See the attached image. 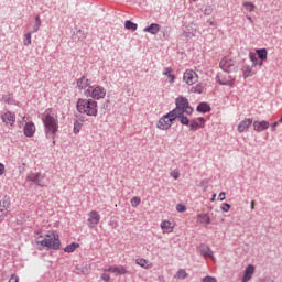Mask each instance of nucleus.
Listing matches in <instances>:
<instances>
[{
    "mask_svg": "<svg viewBox=\"0 0 282 282\" xmlns=\"http://www.w3.org/2000/svg\"><path fill=\"white\" fill-rule=\"evenodd\" d=\"M178 118H181L180 122L181 124H185L187 126L189 120H188V117H184V115H181Z\"/></svg>",
    "mask_w": 282,
    "mask_h": 282,
    "instance_id": "obj_38",
    "label": "nucleus"
},
{
    "mask_svg": "<svg viewBox=\"0 0 282 282\" xmlns=\"http://www.w3.org/2000/svg\"><path fill=\"white\" fill-rule=\"evenodd\" d=\"M42 122L46 138H56V133H58V113L56 110L52 108L46 109Z\"/></svg>",
    "mask_w": 282,
    "mask_h": 282,
    "instance_id": "obj_1",
    "label": "nucleus"
},
{
    "mask_svg": "<svg viewBox=\"0 0 282 282\" xmlns=\"http://www.w3.org/2000/svg\"><path fill=\"white\" fill-rule=\"evenodd\" d=\"M34 133H36V126H34L33 122H28L24 126V135H26V138H32Z\"/></svg>",
    "mask_w": 282,
    "mask_h": 282,
    "instance_id": "obj_17",
    "label": "nucleus"
},
{
    "mask_svg": "<svg viewBox=\"0 0 282 282\" xmlns=\"http://www.w3.org/2000/svg\"><path fill=\"white\" fill-rule=\"evenodd\" d=\"M36 23L37 26L35 28V32H39V25H41V19L39 17L36 18Z\"/></svg>",
    "mask_w": 282,
    "mask_h": 282,
    "instance_id": "obj_47",
    "label": "nucleus"
},
{
    "mask_svg": "<svg viewBox=\"0 0 282 282\" xmlns=\"http://www.w3.org/2000/svg\"><path fill=\"white\" fill-rule=\"evenodd\" d=\"M250 72H252L250 68H247L245 70V78H248V76H250Z\"/></svg>",
    "mask_w": 282,
    "mask_h": 282,
    "instance_id": "obj_48",
    "label": "nucleus"
},
{
    "mask_svg": "<svg viewBox=\"0 0 282 282\" xmlns=\"http://www.w3.org/2000/svg\"><path fill=\"white\" fill-rule=\"evenodd\" d=\"M135 264L143 268V270H151L153 268V262L144 258H137Z\"/></svg>",
    "mask_w": 282,
    "mask_h": 282,
    "instance_id": "obj_16",
    "label": "nucleus"
},
{
    "mask_svg": "<svg viewBox=\"0 0 282 282\" xmlns=\"http://www.w3.org/2000/svg\"><path fill=\"white\" fill-rule=\"evenodd\" d=\"M87 224H88V227L96 228V226L100 224V214L97 210L89 212Z\"/></svg>",
    "mask_w": 282,
    "mask_h": 282,
    "instance_id": "obj_10",
    "label": "nucleus"
},
{
    "mask_svg": "<svg viewBox=\"0 0 282 282\" xmlns=\"http://www.w3.org/2000/svg\"><path fill=\"white\" fill-rule=\"evenodd\" d=\"M189 129H192V131H197V129H204V124H202L197 120H194L191 122Z\"/></svg>",
    "mask_w": 282,
    "mask_h": 282,
    "instance_id": "obj_28",
    "label": "nucleus"
},
{
    "mask_svg": "<svg viewBox=\"0 0 282 282\" xmlns=\"http://www.w3.org/2000/svg\"><path fill=\"white\" fill-rule=\"evenodd\" d=\"M79 131H80V123L76 121L74 123V133H79Z\"/></svg>",
    "mask_w": 282,
    "mask_h": 282,
    "instance_id": "obj_41",
    "label": "nucleus"
},
{
    "mask_svg": "<svg viewBox=\"0 0 282 282\" xmlns=\"http://www.w3.org/2000/svg\"><path fill=\"white\" fill-rule=\"evenodd\" d=\"M160 226L163 235H171L175 230V221L163 220Z\"/></svg>",
    "mask_w": 282,
    "mask_h": 282,
    "instance_id": "obj_12",
    "label": "nucleus"
},
{
    "mask_svg": "<svg viewBox=\"0 0 282 282\" xmlns=\"http://www.w3.org/2000/svg\"><path fill=\"white\" fill-rule=\"evenodd\" d=\"M256 52L258 54V58H260L261 61H268V50L259 48Z\"/></svg>",
    "mask_w": 282,
    "mask_h": 282,
    "instance_id": "obj_25",
    "label": "nucleus"
},
{
    "mask_svg": "<svg viewBox=\"0 0 282 282\" xmlns=\"http://www.w3.org/2000/svg\"><path fill=\"white\" fill-rule=\"evenodd\" d=\"M100 279L101 281H105V282H110L111 281V275L107 274V273H102L100 275Z\"/></svg>",
    "mask_w": 282,
    "mask_h": 282,
    "instance_id": "obj_39",
    "label": "nucleus"
},
{
    "mask_svg": "<svg viewBox=\"0 0 282 282\" xmlns=\"http://www.w3.org/2000/svg\"><path fill=\"white\" fill-rule=\"evenodd\" d=\"M76 109L79 113L85 116H98V101L94 99L79 98L76 104Z\"/></svg>",
    "mask_w": 282,
    "mask_h": 282,
    "instance_id": "obj_3",
    "label": "nucleus"
},
{
    "mask_svg": "<svg viewBox=\"0 0 282 282\" xmlns=\"http://www.w3.org/2000/svg\"><path fill=\"white\" fill-rule=\"evenodd\" d=\"M219 67L226 74H232L235 72H238L239 64L235 61V58L224 57L219 63Z\"/></svg>",
    "mask_w": 282,
    "mask_h": 282,
    "instance_id": "obj_6",
    "label": "nucleus"
},
{
    "mask_svg": "<svg viewBox=\"0 0 282 282\" xmlns=\"http://www.w3.org/2000/svg\"><path fill=\"white\" fill-rule=\"evenodd\" d=\"M102 272H111L112 274H127V269L123 265H111L107 269H102Z\"/></svg>",
    "mask_w": 282,
    "mask_h": 282,
    "instance_id": "obj_14",
    "label": "nucleus"
},
{
    "mask_svg": "<svg viewBox=\"0 0 282 282\" xmlns=\"http://www.w3.org/2000/svg\"><path fill=\"white\" fill-rule=\"evenodd\" d=\"M37 248H47V250H61V238L58 234L48 231L44 236L35 237Z\"/></svg>",
    "mask_w": 282,
    "mask_h": 282,
    "instance_id": "obj_2",
    "label": "nucleus"
},
{
    "mask_svg": "<svg viewBox=\"0 0 282 282\" xmlns=\"http://www.w3.org/2000/svg\"><path fill=\"white\" fill-rule=\"evenodd\" d=\"M84 96H91L94 100H100L101 98H105L107 96V90L100 86H97L95 88L89 87L85 93Z\"/></svg>",
    "mask_w": 282,
    "mask_h": 282,
    "instance_id": "obj_7",
    "label": "nucleus"
},
{
    "mask_svg": "<svg viewBox=\"0 0 282 282\" xmlns=\"http://www.w3.org/2000/svg\"><path fill=\"white\" fill-rule=\"evenodd\" d=\"M39 177H41L40 173L30 174L26 180L28 182H35V184H39Z\"/></svg>",
    "mask_w": 282,
    "mask_h": 282,
    "instance_id": "obj_30",
    "label": "nucleus"
},
{
    "mask_svg": "<svg viewBox=\"0 0 282 282\" xmlns=\"http://www.w3.org/2000/svg\"><path fill=\"white\" fill-rule=\"evenodd\" d=\"M217 82L219 85L232 87L235 85V77L232 75H228L227 73H219L217 75Z\"/></svg>",
    "mask_w": 282,
    "mask_h": 282,
    "instance_id": "obj_9",
    "label": "nucleus"
},
{
    "mask_svg": "<svg viewBox=\"0 0 282 282\" xmlns=\"http://www.w3.org/2000/svg\"><path fill=\"white\" fill-rule=\"evenodd\" d=\"M176 108L172 110L174 112V116L180 118V116H191L193 113V107L188 104V99L186 97H178L175 100Z\"/></svg>",
    "mask_w": 282,
    "mask_h": 282,
    "instance_id": "obj_4",
    "label": "nucleus"
},
{
    "mask_svg": "<svg viewBox=\"0 0 282 282\" xmlns=\"http://www.w3.org/2000/svg\"><path fill=\"white\" fill-rule=\"evenodd\" d=\"M247 19L249 20V23H254V20L252 19V17L247 15Z\"/></svg>",
    "mask_w": 282,
    "mask_h": 282,
    "instance_id": "obj_51",
    "label": "nucleus"
},
{
    "mask_svg": "<svg viewBox=\"0 0 282 282\" xmlns=\"http://www.w3.org/2000/svg\"><path fill=\"white\" fill-rule=\"evenodd\" d=\"M245 10H247V12H254V3L250 2V1H246L242 3Z\"/></svg>",
    "mask_w": 282,
    "mask_h": 282,
    "instance_id": "obj_29",
    "label": "nucleus"
},
{
    "mask_svg": "<svg viewBox=\"0 0 282 282\" xmlns=\"http://www.w3.org/2000/svg\"><path fill=\"white\" fill-rule=\"evenodd\" d=\"M140 204H142V198L134 196L131 199V206L132 208H138V206H140Z\"/></svg>",
    "mask_w": 282,
    "mask_h": 282,
    "instance_id": "obj_31",
    "label": "nucleus"
},
{
    "mask_svg": "<svg viewBox=\"0 0 282 282\" xmlns=\"http://www.w3.org/2000/svg\"><path fill=\"white\" fill-rule=\"evenodd\" d=\"M217 197V194H214L212 197V202H215V198Z\"/></svg>",
    "mask_w": 282,
    "mask_h": 282,
    "instance_id": "obj_54",
    "label": "nucleus"
},
{
    "mask_svg": "<svg viewBox=\"0 0 282 282\" xmlns=\"http://www.w3.org/2000/svg\"><path fill=\"white\" fill-rule=\"evenodd\" d=\"M177 120V117L173 110L167 112L166 115H163L159 121L156 122V129H160V131H169L171 127H173V122Z\"/></svg>",
    "mask_w": 282,
    "mask_h": 282,
    "instance_id": "obj_5",
    "label": "nucleus"
},
{
    "mask_svg": "<svg viewBox=\"0 0 282 282\" xmlns=\"http://www.w3.org/2000/svg\"><path fill=\"white\" fill-rule=\"evenodd\" d=\"M188 278V273L184 269H180L176 274L174 275V279H177L178 281H182L184 279Z\"/></svg>",
    "mask_w": 282,
    "mask_h": 282,
    "instance_id": "obj_24",
    "label": "nucleus"
},
{
    "mask_svg": "<svg viewBox=\"0 0 282 282\" xmlns=\"http://www.w3.org/2000/svg\"><path fill=\"white\" fill-rule=\"evenodd\" d=\"M77 248H80V245L78 242H72L64 248V252H67L69 254L72 252H75Z\"/></svg>",
    "mask_w": 282,
    "mask_h": 282,
    "instance_id": "obj_23",
    "label": "nucleus"
},
{
    "mask_svg": "<svg viewBox=\"0 0 282 282\" xmlns=\"http://www.w3.org/2000/svg\"><path fill=\"white\" fill-rule=\"evenodd\" d=\"M218 199H219V202H224V199H226V193H225V192H221V193L218 195Z\"/></svg>",
    "mask_w": 282,
    "mask_h": 282,
    "instance_id": "obj_43",
    "label": "nucleus"
},
{
    "mask_svg": "<svg viewBox=\"0 0 282 282\" xmlns=\"http://www.w3.org/2000/svg\"><path fill=\"white\" fill-rule=\"evenodd\" d=\"M77 87L78 89H85V91H87V89H89L91 86H89V79H87V77H82L77 82Z\"/></svg>",
    "mask_w": 282,
    "mask_h": 282,
    "instance_id": "obj_22",
    "label": "nucleus"
},
{
    "mask_svg": "<svg viewBox=\"0 0 282 282\" xmlns=\"http://www.w3.org/2000/svg\"><path fill=\"white\" fill-rule=\"evenodd\" d=\"M177 213H186V205L184 204H177L176 205Z\"/></svg>",
    "mask_w": 282,
    "mask_h": 282,
    "instance_id": "obj_37",
    "label": "nucleus"
},
{
    "mask_svg": "<svg viewBox=\"0 0 282 282\" xmlns=\"http://www.w3.org/2000/svg\"><path fill=\"white\" fill-rule=\"evenodd\" d=\"M163 76L167 77V83H175V75L173 74V68L171 67L164 68Z\"/></svg>",
    "mask_w": 282,
    "mask_h": 282,
    "instance_id": "obj_21",
    "label": "nucleus"
},
{
    "mask_svg": "<svg viewBox=\"0 0 282 282\" xmlns=\"http://www.w3.org/2000/svg\"><path fill=\"white\" fill-rule=\"evenodd\" d=\"M196 121L199 122L200 124H204V122H206V120L203 117L196 119Z\"/></svg>",
    "mask_w": 282,
    "mask_h": 282,
    "instance_id": "obj_49",
    "label": "nucleus"
},
{
    "mask_svg": "<svg viewBox=\"0 0 282 282\" xmlns=\"http://www.w3.org/2000/svg\"><path fill=\"white\" fill-rule=\"evenodd\" d=\"M10 208V203L8 200H1L0 202V213H3V210H8Z\"/></svg>",
    "mask_w": 282,
    "mask_h": 282,
    "instance_id": "obj_32",
    "label": "nucleus"
},
{
    "mask_svg": "<svg viewBox=\"0 0 282 282\" xmlns=\"http://www.w3.org/2000/svg\"><path fill=\"white\" fill-rule=\"evenodd\" d=\"M82 272H83V274H89V269L87 267H85Z\"/></svg>",
    "mask_w": 282,
    "mask_h": 282,
    "instance_id": "obj_50",
    "label": "nucleus"
},
{
    "mask_svg": "<svg viewBox=\"0 0 282 282\" xmlns=\"http://www.w3.org/2000/svg\"><path fill=\"white\" fill-rule=\"evenodd\" d=\"M249 58H250L251 63H253V67H257V61H259V59L257 58V54L250 53V54H249Z\"/></svg>",
    "mask_w": 282,
    "mask_h": 282,
    "instance_id": "obj_36",
    "label": "nucleus"
},
{
    "mask_svg": "<svg viewBox=\"0 0 282 282\" xmlns=\"http://www.w3.org/2000/svg\"><path fill=\"white\" fill-rule=\"evenodd\" d=\"M192 1H197V0H192Z\"/></svg>",
    "mask_w": 282,
    "mask_h": 282,
    "instance_id": "obj_55",
    "label": "nucleus"
},
{
    "mask_svg": "<svg viewBox=\"0 0 282 282\" xmlns=\"http://www.w3.org/2000/svg\"><path fill=\"white\" fill-rule=\"evenodd\" d=\"M197 221L203 226H208L210 224V216H208V214H198Z\"/></svg>",
    "mask_w": 282,
    "mask_h": 282,
    "instance_id": "obj_20",
    "label": "nucleus"
},
{
    "mask_svg": "<svg viewBox=\"0 0 282 282\" xmlns=\"http://www.w3.org/2000/svg\"><path fill=\"white\" fill-rule=\"evenodd\" d=\"M221 210H224V213H228V210H230V204L225 203L221 207Z\"/></svg>",
    "mask_w": 282,
    "mask_h": 282,
    "instance_id": "obj_42",
    "label": "nucleus"
},
{
    "mask_svg": "<svg viewBox=\"0 0 282 282\" xmlns=\"http://www.w3.org/2000/svg\"><path fill=\"white\" fill-rule=\"evenodd\" d=\"M32 44V33H26L24 35V45H31Z\"/></svg>",
    "mask_w": 282,
    "mask_h": 282,
    "instance_id": "obj_33",
    "label": "nucleus"
},
{
    "mask_svg": "<svg viewBox=\"0 0 282 282\" xmlns=\"http://www.w3.org/2000/svg\"><path fill=\"white\" fill-rule=\"evenodd\" d=\"M41 232H42L41 230H36L34 234L41 237L42 236Z\"/></svg>",
    "mask_w": 282,
    "mask_h": 282,
    "instance_id": "obj_52",
    "label": "nucleus"
},
{
    "mask_svg": "<svg viewBox=\"0 0 282 282\" xmlns=\"http://www.w3.org/2000/svg\"><path fill=\"white\" fill-rule=\"evenodd\" d=\"M124 28L126 30H132V32H135V30H138V24L131 22L130 20H127L124 22Z\"/></svg>",
    "mask_w": 282,
    "mask_h": 282,
    "instance_id": "obj_27",
    "label": "nucleus"
},
{
    "mask_svg": "<svg viewBox=\"0 0 282 282\" xmlns=\"http://www.w3.org/2000/svg\"><path fill=\"white\" fill-rule=\"evenodd\" d=\"M192 91H194V94H202L204 91V87H202V85H196L192 87Z\"/></svg>",
    "mask_w": 282,
    "mask_h": 282,
    "instance_id": "obj_35",
    "label": "nucleus"
},
{
    "mask_svg": "<svg viewBox=\"0 0 282 282\" xmlns=\"http://www.w3.org/2000/svg\"><path fill=\"white\" fill-rule=\"evenodd\" d=\"M170 175L173 177V180H180V170L174 169L170 172Z\"/></svg>",
    "mask_w": 282,
    "mask_h": 282,
    "instance_id": "obj_34",
    "label": "nucleus"
},
{
    "mask_svg": "<svg viewBox=\"0 0 282 282\" xmlns=\"http://www.w3.org/2000/svg\"><path fill=\"white\" fill-rule=\"evenodd\" d=\"M276 127H279V121H275L271 124V131H276Z\"/></svg>",
    "mask_w": 282,
    "mask_h": 282,
    "instance_id": "obj_45",
    "label": "nucleus"
},
{
    "mask_svg": "<svg viewBox=\"0 0 282 282\" xmlns=\"http://www.w3.org/2000/svg\"><path fill=\"white\" fill-rule=\"evenodd\" d=\"M8 282H19V278L15 274H12Z\"/></svg>",
    "mask_w": 282,
    "mask_h": 282,
    "instance_id": "obj_44",
    "label": "nucleus"
},
{
    "mask_svg": "<svg viewBox=\"0 0 282 282\" xmlns=\"http://www.w3.org/2000/svg\"><path fill=\"white\" fill-rule=\"evenodd\" d=\"M253 129L261 133V131H265V129H270V122L262 120V121H253Z\"/></svg>",
    "mask_w": 282,
    "mask_h": 282,
    "instance_id": "obj_15",
    "label": "nucleus"
},
{
    "mask_svg": "<svg viewBox=\"0 0 282 282\" xmlns=\"http://www.w3.org/2000/svg\"><path fill=\"white\" fill-rule=\"evenodd\" d=\"M251 126H252V119L246 118L238 123L237 131L238 133H246V131H248V129H250Z\"/></svg>",
    "mask_w": 282,
    "mask_h": 282,
    "instance_id": "obj_13",
    "label": "nucleus"
},
{
    "mask_svg": "<svg viewBox=\"0 0 282 282\" xmlns=\"http://www.w3.org/2000/svg\"><path fill=\"white\" fill-rule=\"evenodd\" d=\"M161 26L158 23H152L149 26L143 29V32H148L149 34H158L160 32Z\"/></svg>",
    "mask_w": 282,
    "mask_h": 282,
    "instance_id": "obj_19",
    "label": "nucleus"
},
{
    "mask_svg": "<svg viewBox=\"0 0 282 282\" xmlns=\"http://www.w3.org/2000/svg\"><path fill=\"white\" fill-rule=\"evenodd\" d=\"M199 252L202 257H205V258L209 257V259H213V261H215V258L213 257V250H210L208 246L202 245L199 247Z\"/></svg>",
    "mask_w": 282,
    "mask_h": 282,
    "instance_id": "obj_18",
    "label": "nucleus"
},
{
    "mask_svg": "<svg viewBox=\"0 0 282 282\" xmlns=\"http://www.w3.org/2000/svg\"><path fill=\"white\" fill-rule=\"evenodd\" d=\"M6 173V165L3 163H0V175H3Z\"/></svg>",
    "mask_w": 282,
    "mask_h": 282,
    "instance_id": "obj_46",
    "label": "nucleus"
},
{
    "mask_svg": "<svg viewBox=\"0 0 282 282\" xmlns=\"http://www.w3.org/2000/svg\"><path fill=\"white\" fill-rule=\"evenodd\" d=\"M197 111L200 113H208V111H210V106L206 102H202L197 106Z\"/></svg>",
    "mask_w": 282,
    "mask_h": 282,
    "instance_id": "obj_26",
    "label": "nucleus"
},
{
    "mask_svg": "<svg viewBox=\"0 0 282 282\" xmlns=\"http://www.w3.org/2000/svg\"><path fill=\"white\" fill-rule=\"evenodd\" d=\"M197 80H199V76L197 75V73H195V70L187 69L184 72L183 82H185L186 85H189V86L195 85Z\"/></svg>",
    "mask_w": 282,
    "mask_h": 282,
    "instance_id": "obj_8",
    "label": "nucleus"
},
{
    "mask_svg": "<svg viewBox=\"0 0 282 282\" xmlns=\"http://www.w3.org/2000/svg\"><path fill=\"white\" fill-rule=\"evenodd\" d=\"M203 282H217V279H215L210 275H207L203 279Z\"/></svg>",
    "mask_w": 282,
    "mask_h": 282,
    "instance_id": "obj_40",
    "label": "nucleus"
},
{
    "mask_svg": "<svg viewBox=\"0 0 282 282\" xmlns=\"http://www.w3.org/2000/svg\"><path fill=\"white\" fill-rule=\"evenodd\" d=\"M2 122H4L6 127H14V122H17V115L14 112H4L1 116Z\"/></svg>",
    "mask_w": 282,
    "mask_h": 282,
    "instance_id": "obj_11",
    "label": "nucleus"
},
{
    "mask_svg": "<svg viewBox=\"0 0 282 282\" xmlns=\"http://www.w3.org/2000/svg\"><path fill=\"white\" fill-rule=\"evenodd\" d=\"M251 210H254V200L251 202Z\"/></svg>",
    "mask_w": 282,
    "mask_h": 282,
    "instance_id": "obj_53",
    "label": "nucleus"
}]
</instances>
